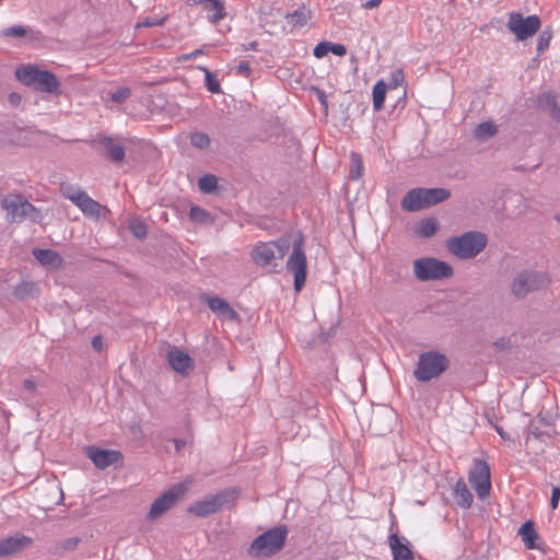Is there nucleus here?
<instances>
[{
	"label": "nucleus",
	"instance_id": "obj_1",
	"mask_svg": "<svg viewBox=\"0 0 560 560\" xmlns=\"http://www.w3.org/2000/svg\"><path fill=\"white\" fill-rule=\"evenodd\" d=\"M287 536L288 528L285 525L270 528L252 541L247 552L253 558H270L283 549Z\"/></svg>",
	"mask_w": 560,
	"mask_h": 560
},
{
	"label": "nucleus",
	"instance_id": "obj_2",
	"mask_svg": "<svg viewBox=\"0 0 560 560\" xmlns=\"http://www.w3.org/2000/svg\"><path fill=\"white\" fill-rule=\"evenodd\" d=\"M488 237L477 231L463 233L447 240V250L459 259H472L478 256L487 246Z\"/></svg>",
	"mask_w": 560,
	"mask_h": 560
},
{
	"label": "nucleus",
	"instance_id": "obj_3",
	"mask_svg": "<svg viewBox=\"0 0 560 560\" xmlns=\"http://www.w3.org/2000/svg\"><path fill=\"white\" fill-rule=\"evenodd\" d=\"M450 364L451 361L444 353L436 350L424 351L419 354L413 376L418 382L428 383L439 378Z\"/></svg>",
	"mask_w": 560,
	"mask_h": 560
},
{
	"label": "nucleus",
	"instance_id": "obj_4",
	"mask_svg": "<svg viewBox=\"0 0 560 560\" xmlns=\"http://www.w3.org/2000/svg\"><path fill=\"white\" fill-rule=\"evenodd\" d=\"M15 78L24 85L32 86L40 92H60L61 84L57 77L52 72L48 70H42L33 65L18 68L15 70Z\"/></svg>",
	"mask_w": 560,
	"mask_h": 560
},
{
	"label": "nucleus",
	"instance_id": "obj_5",
	"mask_svg": "<svg viewBox=\"0 0 560 560\" xmlns=\"http://www.w3.org/2000/svg\"><path fill=\"white\" fill-rule=\"evenodd\" d=\"M1 207L7 211L10 222L20 223L26 219L39 223L44 219L43 212L35 208L22 194H11L1 200Z\"/></svg>",
	"mask_w": 560,
	"mask_h": 560
},
{
	"label": "nucleus",
	"instance_id": "obj_6",
	"mask_svg": "<svg viewBox=\"0 0 560 560\" xmlns=\"http://www.w3.org/2000/svg\"><path fill=\"white\" fill-rule=\"evenodd\" d=\"M549 283L546 273L535 270L518 271L511 281V293L515 299H525L529 293L536 292Z\"/></svg>",
	"mask_w": 560,
	"mask_h": 560
},
{
	"label": "nucleus",
	"instance_id": "obj_7",
	"mask_svg": "<svg viewBox=\"0 0 560 560\" xmlns=\"http://www.w3.org/2000/svg\"><path fill=\"white\" fill-rule=\"evenodd\" d=\"M413 273L420 281H438L451 278L454 271L452 266L445 261L424 257L413 261Z\"/></svg>",
	"mask_w": 560,
	"mask_h": 560
},
{
	"label": "nucleus",
	"instance_id": "obj_8",
	"mask_svg": "<svg viewBox=\"0 0 560 560\" xmlns=\"http://www.w3.org/2000/svg\"><path fill=\"white\" fill-rule=\"evenodd\" d=\"M303 243L302 235L294 240L292 252L287 260V269L294 276V290L296 292H300L306 282L307 259Z\"/></svg>",
	"mask_w": 560,
	"mask_h": 560
},
{
	"label": "nucleus",
	"instance_id": "obj_9",
	"mask_svg": "<svg viewBox=\"0 0 560 560\" xmlns=\"http://www.w3.org/2000/svg\"><path fill=\"white\" fill-rule=\"evenodd\" d=\"M289 247L290 243L288 240H280L276 243H259L254 247L252 257L257 265L261 267L272 266L275 269L277 264L272 265V261L275 259H282Z\"/></svg>",
	"mask_w": 560,
	"mask_h": 560
},
{
	"label": "nucleus",
	"instance_id": "obj_10",
	"mask_svg": "<svg viewBox=\"0 0 560 560\" xmlns=\"http://www.w3.org/2000/svg\"><path fill=\"white\" fill-rule=\"evenodd\" d=\"M541 21L538 15L523 16L522 13L512 12L509 14L508 28L518 40H526L534 36L540 28Z\"/></svg>",
	"mask_w": 560,
	"mask_h": 560
},
{
	"label": "nucleus",
	"instance_id": "obj_11",
	"mask_svg": "<svg viewBox=\"0 0 560 560\" xmlns=\"http://www.w3.org/2000/svg\"><path fill=\"white\" fill-rule=\"evenodd\" d=\"M187 491V486L184 483L173 485L163 494L156 498L151 504L148 513V518L154 521L171 510Z\"/></svg>",
	"mask_w": 560,
	"mask_h": 560
},
{
	"label": "nucleus",
	"instance_id": "obj_12",
	"mask_svg": "<svg viewBox=\"0 0 560 560\" xmlns=\"http://www.w3.org/2000/svg\"><path fill=\"white\" fill-rule=\"evenodd\" d=\"M235 499L234 490H224L217 494L206 497L203 500L197 501L188 509L189 513L199 517H207L217 513L224 504Z\"/></svg>",
	"mask_w": 560,
	"mask_h": 560
},
{
	"label": "nucleus",
	"instance_id": "obj_13",
	"mask_svg": "<svg viewBox=\"0 0 560 560\" xmlns=\"http://www.w3.org/2000/svg\"><path fill=\"white\" fill-rule=\"evenodd\" d=\"M60 189L62 196L71 200L85 215L95 218L101 215V205L81 188L62 184Z\"/></svg>",
	"mask_w": 560,
	"mask_h": 560
},
{
	"label": "nucleus",
	"instance_id": "obj_14",
	"mask_svg": "<svg viewBox=\"0 0 560 560\" xmlns=\"http://www.w3.org/2000/svg\"><path fill=\"white\" fill-rule=\"evenodd\" d=\"M468 481L475 489L480 499H485L490 493V467L482 459H474L472 466L468 474Z\"/></svg>",
	"mask_w": 560,
	"mask_h": 560
},
{
	"label": "nucleus",
	"instance_id": "obj_15",
	"mask_svg": "<svg viewBox=\"0 0 560 560\" xmlns=\"http://www.w3.org/2000/svg\"><path fill=\"white\" fill-rule=\"evenodd\" d=\"M85 455L98 469H105L122 459V454L116 450H104L97 446L85 447Z\"/></svg>",
	"mask_w": 560,
	"mask_h": 560
},
{
	"label": "nucleus",
	"instance_id": "obj_16",
	"mask_svg": "<svg viewBox=\"0 0 560 560\" xmlns=\"http://www.w3.org/2000/svg\"><path fill=\"white\" fill-rule=\"evenodd\" d=\"M167 362L174 371L182 375H187L195 366L190 355L178 348H173L167 352Z\"/></svg>",
	"mask_w": 560,
	"mask_h": 560
},
{
	"label": "nucleus",
	"instance_id": "obj_17",
	"mask_svg": "<svg viewBox=\"0 0 560 560\" xmlns=\"http://www.w3.org/2000/svg\"><path fill=\"white\" fill-rule=\"evenodd\" d=\"M388 546L393 555V560H415L408 540L404 537H399L397 533L389 535Z\"/></svg>",
	"mask_w": 560,
	"mask_h": 560
},
{
	"label": "nucleus",
	"instance_id": "obj_18",
	"mask_svg": "<svg viewBox=\"0 0 560 560\" xmlns=\"http://www.w3.org/2000/svg\"><path fill=\"white\" fill-rule=\"evenodd\" d=\"M97 143L106 150V158L112 162L118 164L121 163L126 156L125 147L115 141L112 137H101Z\"/></svg>",
	"mask_w": 560,
	"mask_h": 560
},
{
	"label": "nucleus",
	"instance_id": "obj_19",
	"mask_svg": "<svg viewBox=\"0 0 560 560\" xmlns=\"http://www.w3.org/2000/svg\"><path fill=\"white\" fill-rule=\"evenodd\" d=\"M206 301L209 308L219 316H222L228 320H235L238 317L235 310H233L225 300L219 296H211L207 298Z\"/></svg>",
	"mask_w": 560,
	"mask_h": 560
},
{
	"label": "nucleus",
	"instance_id": "obj_20",
	"mask_svg": "<svg viewBox=\"0 0 560 560\" xmlns=\"http://www.w3.org/2000/svg\"><path fill=\"white\" fill-rule=\"evenodd\" d=\"M31 541L25 536L9 537L0 541V558L11 556L22 551Z\"/></svg>",
	"mask_w": 560,
	"mask_h": 560
},
{
	"label": "nucleus",
	"instance_id": "obj_21",
	"mask_svg": "<svg viewBox=\"0 0 560 560\" xmlns=\"http://www.w3.org/2000/svg\"><path fill=\"white\" fill-rule=\"evenodd\" d=\"M401 208L405 211L415 212L425 208L421 188L410 189L401 199Z\"/></svg>",
	"mask_w": 560,
	"mask_h": 560
},
{
	"label": "nucleus",
	"instance_id": "obj_22",
	"mask_svg": "<svg viewBox=\"0 0 560 560\" xmlns=\"http://www.w3.org/2000/svg\"><path fill=\"white\" fill-rule=\"evenodd\" d=\"M425 208L443 202L451 197V191L446 188H421Z\"/></svg>",
	"mask_w": 560,
	"mask_h": 560
},
{
	"label": "nucleus",
	"instance_id": "obj_23",
	"mask_svg": "<svg viewBox=\"0 0 560 560\" xmlns=\"http://www.w3.org/2000/svg\"><path fill=\"white\" fill-rule=\"evenodd\" d=\"M202 8L208 13V20L212 24H218L226 15L222 0H207Z\"/></svg>",
	"mask_w": 560,
	"mask_h": 560
},
{
	"label": "nucleus",
	"instance_id": "obj_24",
	"mask_svg": "<svg viewBox=\"0 0 560 560\" xmlns=\"http://www.w3.org/2000/svg\"><path fill=\"white\" fill-rule=\"evenodd\" d=\"M453 490L455 501L459 506L464 509L471 506L474 498L463 479L456 481Z\"/></svg>",
	"mask_w": 560,
	"mask_h": 560
},
{
	"label": "nucleus",
	"instance_id": "obj_25",
	"mask_svg": "<svg viewBox=\"0 0 560 560\" xmlns=\"http://www.w3.org/2000/svg\"><path fill=\"white\" fill-rule=\"evenodd\" d=\"M518 536H521L525 547L527 549L536 548V539L538 538V534L535 529V524L533 521L525 522L517 532Z\"/></svg>",
	"mask_w": 560,
	"mask_h": 560
},
{
	"label": "nucleus",
	"instance_id": "obj_26",
	"mask_svg": "<svg viewBox=\"0 0 560 560\" xmlns=\"http://www.w3.org/2000/svg\"><path fill=\"white\" fill-rule=\"evenodd\" d=\"M33 256L43 266L47 267H58L61 262V257L59 256V254L51 249L36 248L33 250Z\"/></svg>",
	"mask_w": 560,
	"mask_h": 560
},
{
	"label": "nucleus",
	"instance_id": "obj_27",
	"mask_svg": "<svg viewBox=\"0 0 560 560\" xmlns=\"http://www.w3.org/2000/svg\"><path fill=\"white\" fill-rule=\"evenodd\" d=\"M311 18V11L305 7H301L293 11L292 13H288L285 15L287 23L294 27H302L306 25L307 21Z\"/></svg>",
	"mask_w": 560,
	"mask_h": 560
},
{
	"label": "nucleus",
	"instance_id": "obj_28",
	"mask_svg": "<svg viewBox=\"0 0 560 560\" xmlns=\"http://www.w3.org/2000/svg\"><path fill=\"white\" fill-rule=\"evenodd\" d=\"M439 230V221L435 218L423 219L419 222L416 234L420 237H431Z\"/></svg>",
	"mask_w": 560,
	"mask_h": 560
},
{
	"label": "nucleus",
	"instance_id": "obj_29",
	"mask_svg": "<svg viewBox=\"0 0 560 560\" xmlns=\"http://www.w3.org/2000/svg\"><path fill=\"white\" fill-rule=\"evenodd\" d=\"M537 107L540 109L549 110L553 118V113L558 109L556 95L551 92H544L537 97Z\"/></svg>",
	"mask_w": 560,
	"mask_h": 560
},
{
	"label": "nucleus",
	"instance_id": "obj_30",
	"mask_svg": "<svg viewBox=\"0 0 560 560\" xmlns=\"http://www.w3.org/2000/svg\"><path fill=\"white\" fill-rule=\"evenodd\" d=\"M37 291L36 284L32 281H22L19 283L14 290L13 295L18 300H25L27 298L34 296Z\"/></svg>",
	"mask_w": 560,
	"mask_h": 560
},
{
	"label": "nucleus",
	"instance_id": "obj_31",
	"mask_svg": "<svg viewBox=\"0 0 560 560\" xmlns=\"http://www.w3.org/2000/svg\"><path fill=\"white\" fill-rule=\"evenodd\" d=\"M497 132L498 128L492 121H483L477 125L474 131V136L478 140H486L490 137L495 136Z\"/></svg>",
	"mask_w": 560,
	"mask_h": 560
},
{
	"label": "nucleus",
	"instance_id": "obj_32",
	"mask_svg": "<svg viewBox=\"0 0 560 560\" xmlns=\"http://www.w3.org/2000/svg\"><path fill=\"white\" fill-rule=\"evenodd\" d=\"M387 84L384 81H378L373 86V106L375 110H380L385 101Z\"/></svg>",
	"mask_w": 560,
	"mask_h": 560
},
{
	"label": "nucleus",
	"instance_id": "obj_33",
	"mask_svg": "<svg viewBox=\"0 0 560 560\" xmlns=\"http://www.w3.org/2000/svg\"><path fill=\"white\" fill-rule=\"evenodd\" d=\"M189 218L191 221L197 222V223H202V224L212 223V218H211L210 213L198 206L190 207Z\"/></svg>",
	"mask_w": 560,
	"mask_h": 560
},
{
	"label": "nucleus",
	"instance_id": "obj_34",
	"mask_svg": "<svg viewBox=\"0 0 560 560\" xmlns=\"http://www.w3.org/2000/svg\"><path fill=\"white\" fill-rule=\"evenodd\" d=\"M552 36H553V31L550 26L545 27L540 32L539 37L537 39V47H536V50L538 54H541L549 47Z\"/></svg>",
	"mask_w": 560,
	"mask_h": 560
},
{
	"label": "nucleus",
	"instance_id": "obj_35",
	"mask_svg": "<svg viewBox=\"0 0 560 560\" xmlns=\"http://www.w3.org/2000/svg\"><path fill=\"white\" fill-rule=\"evenodd\" d=\"M80 541L79 537H71L59 541L55 547L54 553L61 556L63 552L73 551Z\"/></svg>",
	"mask_w": 560,
	"mask_h": 560
},
{
	"label": "nucleus",
	"instance_id": "obj_36",
	"mask_svg": "<svg viewBox=\"0 0 560 560\" xmlns=\"http://www.w3.org/2000/svg\"><path fill=\"white\" fill-rule=\"evenodd\" d=\"M198 186L202 192L209 194L217 188L218 179L214 175L207 174L199 178Z\"/></svg>",
	"mask_w": 560,
	"mask_h": 560
},
{
	"label": "nucleus",
	"instance_id": "obj_37",
	"mask_svg": "<svg viewBox=\"0 0 560 560\" xmlns=\"http://www.w3.org/2000/svg\"><path fill=\"white\" fill-rule=\"evenodd\" d=\"M190 143L198 149H207L210 145V138L202 131H196L190 137Z\"/></svg>",
	"mask_w": 560,
	"mask_h": 560
},
{
	"label": "nucleus",
	"instance_id": "obj_38",
	"mask_svg": "<svg viewBox=\"0 0 560 560\" xmlns=\"http://www.w3.org/2000/svg\"><path fill=\"white\" fill-rule=\"evenodd\" d=\"M131 96V90L127 86H120L109 93L110 101L117 104H122Z\"/></svg>",
	"mask_w": 560,
	"mask_h": 560
},
{
	"label": "nucleus",
	"instance_id": "obj_39",
	"mask_svg": "<svg viewBox=\"0 0 560 560\" xmlns=\"http://www.w3.org/2000/svg\"><path fill=\"white\" fill-rule=\"evenodd\" d=\"M362 173H363L362 159L359 154L352 153L351 154V171H350L351 178L359 179L362 176Z\"/></svg>",
	"mask_w": 560,
	"mask_h": 560
},
{
	"label": "nucleus",
	"instance_id": "obj_40",
	"mask_svg": "<svg viewBox=\"0 0 560 560\" xmlns=\"http://www.w3.org/2000/svg\"><path fill=\"white\" fill-rule=\"evenodd\" d=\"M129 229L135 237L142 240L147 236L148 230L144 222L135 219L130 222Z\"/></svg>",
	"mask_w": 560,
	"mask_h": 560
},
{
	"label": "nucleus",
	"instance_id": "obj_41",
	"mask_svg": "<svg viewBox=\"0 0 560 560\" xmlns=\"http://www.w3.org/2000/svg\"><path fill=\"white\" fill-rule=\"evenodd\" d=\"M205 71V82L207 89L212 93H219L221 92V86L213 73H211L208 69H203Z\"/></svg>",
	"mask_w": 560,
	"mask_h": 560
},
{
	"label": "nucleus",
	"instance_id": "obj_42",
	"mask_svg": "<svg viewBox=\"0 0 560 560\" xmlns=\"http://www.w3.org/2000/svg\"><path fill=\"white\" fill-rule=\"evenodd\" d=\"M28 30L22 25H13L2 31L4 37H23L27 35Z\"/></svg>",
	"mask_w": 560,
	"mask_h": 560
},
{
	"label": "nucleus",
	"instance_id": "obj_43",
	"mask_svg": "<svg viewBox=\"0 0 560 560\" xmlns=\"http://www.w3.org/2000/svg\"><path fill=\"white\" fill-rule=\"evenodd\" d=\"M166 18H158V16H148L142 22H139L136 25V28L140 27H151V26H162L165 23Z\"/></svg>",
	"mask_w": 560,
	"mask_h": 560
},
{
	"label": "nucleus",
	"instance_id": "obj_44",
	"mask_svg": "<svg viewBox=\"0 0 560 560\" xmlns=\"http://www.w3.org/2000/svg\"><path fill=\"white\" fill-rule=\"evenodd\" d=\"M405 80V74L401 69H395L390 73L388 88L389 89H397Z\"/></svg>",
	"mask_w": 560,
	"mask_h": 560
},
{
	"label": "nucleus",
	"instance_id": "obj_45",
	"mask_svg": "<svg viewBox=\"0 0 560 560\" xmlns=\"http://www.w3.org/2000/svg\"><path fill=\"white\" fill-rule=\"evenodd\" d=\"M329 47V42H322L315 46L313 54L316 58H323L330 51Z\"/></svg>",
	"mask_w": 560,
	"mask_h": 560
},
{
	"label": "nucleus",
	"instance_id": "obj_46",
	"mask_svg": "<svg viewBox=\"0 0 560 560\" xmlns=\"http://www.w3.org/2000/svg\"><path fill=\"white\" fill-rule=\"evenodd\" d=\"M237 74L248 78L252 73V68L247 61H241L236 67Z\"/></svg>",
	"mask_w": 560,
	"mask_h": 560
},
{
	"label": "nucleus",
	"instance_id": "obj_47",
	"mask_svg": "<svg viewBox=\"0 0 560 560\" xmlns=\"http://www.w3.org/2000/svg\"><path fill=\"white\" fill-rule=\"evenodd\" d=\"M560 500V487H553L551 491L550 505L552 510L558 508Z\"/></svg>",
	"mask_w": 560,
	"mask_h": 560
},
{
	"label": "nucleus",
	"instance_id": "obj_48",
	"mask_svg": "<svg viewBox=\"0 0 560 560\" xmlns=\"http://www.w3.org/2000/svg\"><path fill=\"white\" fill-rule=\"evenodd\" d=\"M330 51L336 56H345L347 52L346 46L342 44H331L330 43Z\"/></svg>",
	"mask_w": 560,
	"mask_h": 560
},
{
	"label": "nucleus",
	"instance_id": "obj_49",
	"mask_svg": "<svg viewBox=\"0 0 560 560\" xmlns=\"http://www.w3.org/2000/svg\"><path fill=\"white\" fill-rule=\"evenodd\" d=\"M23 387L30 392V393H34L36 390V383L32 380V378H26L24 382H23Z\"/></svg>",
	"mask_w": 560,
	"mask_h": 560
},
{
	"label": "nucleus",
	"instance_id": "obj_50",
	"mask_svg": "<svg viewBox=\"0 0 560 560\" xmlns=\"http://www.w3.org/2000/svg\"><path fill=\"white\" fill-rule=\"evenodd\" d=\"M92 346L95 350L101 351L103 347V339L101 336H95L92 340Z\"/></svg>",
	"mask_w": 560,
	"mask_h": 560
},
{
	"label": "nucleus",
	"instance_id": "obj_51",
	"mask_svg": "<svg viewBox=\"0 0 560 560\" xmlns=\"http://www.w3.org/2000/svg\"><path fill=\"white\" fill-rule=\"evenodd\" d=\"M9 102L14 105V106H18L21 102V96L18 94V93H10L9 94Z\"/></svg>",
	"mask_w": 560,
	"mask_h": 560
},
{
	"label": "nucleus",
	"instance_id": "obj_52",
	"mask_svg": "<svg viewBox=\"0 0 560 560\" xmlns=\"http://www.w3.org/2000/svg\"><path fill=\"white\" fill-rule=\"evenodd\" d=\"M381 2H382V0H369L363 4V8L370 10V9L378 7L381 4Z\"/></svg>",
	"mask_w": 560,
	"mask_h": 560
},
{
	"label": "nucleus",
	"instance_id": "obj_53",
	"mask_svg": "<svg viewBox=\"0 0 560 560\" xmlns=\"http://www.w3.org/2000/svg\"><path fill=\"white\" fill-rule=\"evenodd\" d=\"M495 431L503 440H511V436L509 433H506L501 427H495Z\"/></svg>",
	"mask_w": 560,
	"mask_h": 560
},
{
	"label": "nucleus",
	"instance_id": "obj_54",
	"mask_svg": "<svg viewBox=\"0 0 560 560\" xmlns=\"http://www.w3.org/2000/svg\"><path fill=\"white\" fill-rule=\"evenodd\" d=\"M202 54L201 49H196L185 56V59H194Z\"/></svg>",
	"mask_w": 560,
	"mask_h": 560
},
{
	"label": "nucleus",
	"instance_id": "obj_55",
	"mask_svg": "<svg viewBox=\"0 0 560 560\" xmlns=\"http://www.w3.org/2000/svg\"><path fill=\"white\" fill-rule=\"evenodd\" d=\"M174 445L177 452H179L185 446V441L180 439H174Z\"/></svg>",
	"mask_w": 560,
	"mask_h": 560
},
{
	"label": "nucleus",
	"instance_id": "obj_56",
	"mask_svg": "<svg viewBox=\"0 0 560 560\" xmlns=\"http://www.w3.org/2000/svg\"><path fill=\"white\" fill-rule=\"evenodd\" d=\"M207 2V0H188L187 3L189 5H198V4H201L203 7V4Z\"/></svg>",
	"mask_w": 560,
	"mask_h": 560
},
{
	"label": "nucleus",
	"instance_id": "obj_57",
	"mask_svg": "<svg viewBox=\"0 0 560 560\" xmlns=\"http://www.w3.org/2000/svg\"><path fill=\"white\" fill-rule=\"evenodd\" d=\"M553 119L557 121H560V106L558 109L553 113Z\"/></svg>",
	"mask_w": 560,
	"mask_h": 560
},
{
	"label": "nucleus",
	"instance_id": "obj_58",
	"mask_svg": "<svg viewBox=\"0 0 560 560\" xmlns=\"http://www.w3.org/2000/svg\"><path fill=\"white\" fill-rule=\"evenodd\" d=\"M257 45H258V44H257V42H252V43H249V45H248V48H247V49L255 50V49H256V47H257Z\"/></svg>",
	"mask_w": 560,
	"mask_h": 560
},
{
	"label": "nucleus",
	"instance_id": "obj_59",
	"mask_svg": "<svg viewBox=\"0 0 560 560\" xmlns=\"http://www.w3.org/2000/svg\"><path fill=\"white\" fill-rule=\"evenodd\" d=\"M494 345L498 346V347H503L504 340L501 339V340L497 341Z\"/></svg>",
	"mask_w": 560,
	"mask_h": 560
},
{
	"label": "nucleus",
	"instance_id": "obj_60",
	"mask_svg": "<svg viewBox=\"0 0 560 560\" xmlns=\"http://www.w3.org/2000/svg\"><path fill=\"white\" fill-rule=\"evenodd\" d=\"M324 98H325V95L322 94L320 95V100H322L323 103H324Z\"/></svg>",
	"mask_w": 560,
	"mask_h": 560
},
{
	"label": "nucleus",
	"instance_id": "obj_61",
	"mask_svg": "<svg viewBox=\"0 0 560 560\" xmlns=\"http://www.w3.org/2000/svg\"><path fill=\"white\" fill-rule=\"evenodd\" d=\"M556 219L560 222V214H557Z\"/></svg>",
	"mask_w": 560,
	"mask_h": 560
}]
</instances>
